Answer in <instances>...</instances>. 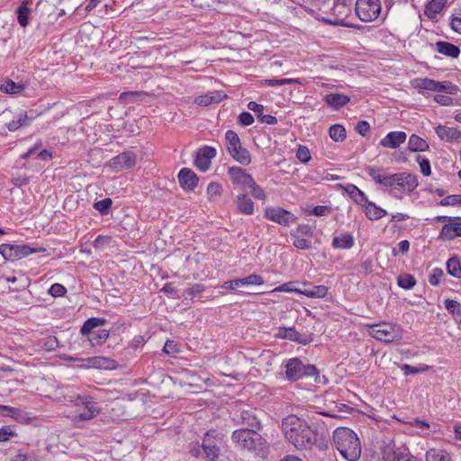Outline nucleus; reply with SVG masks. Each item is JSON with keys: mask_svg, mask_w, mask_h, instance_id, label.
Masks as SVG:
<instances>
[{"mask_svg": "<svg viewBox=\"0 0 461 461\" xmlns=\"http://www.w3.org/2000/svg\"><path fill=\"white\" fill-rule=\"evenodd\" d=\"M282 428L285 438L297 449H311L317 442V430L294 415L286 417Z\"/></svg>", "mask_w": 461, "mask_h": 461, "instance_id": "nucleus-1", "label": "nucleus"}, {"mask_svg": "<svg viewBox=\"0 0 461 461\" xmlns=\"http://www.w3.org/2000/svg\"><path fill=\"white\" fill-rule=\"evenodd\" d=\"M333 443L340 455L348 461H357L361 455V446L357 434L346 427L333 432Z\"/></svg>", "mask_w": 461, "mask_h": 461, "instance_id": "nucleus-2", "label": "nucleus"}, {"mask_svg": "<svg viewBox=\"0 0 461 461\" xmlns=\"http://www.w3.org/2000/svg\"><path fill=\"white\" fill-rule=\"evenodd\" d=\"M258 431L249 429H238L232 432L231 439L241 448L252 452L258 456L266 457L268 454V445Z\"/></svg>", "mask_w": 461, "mask_h": 461, "instance_id": "nucleus-3", "label": "nucleus"}, {"mask_svg": "<svg viewBox=\"0 0 461 461\" xmlns=\"http://www.w3.org/2000/svg\"><path fill=\"white\" fill-rule=\"evenodd\" d=\"M418 185V176L416 175L401 172L391 174L387 188L392 196L402 199L403 194H410L413 192Z\"/></svg>", "mask_w": 461, "mask_h": 461, "instance_id": "nucleus-4", "label": "nucleus"}, {"mask_svg": "<svg viewBox=\"0 0 461 461\" xmlns=\"http://www.w3.org/2000/svg\"><path fill=\"white\" fill-rule=\"evenodd\" d=\"M304 377H314V382H321L316 366L305 365L299 357L290 358L285 365V378L290 382H294Z\"/></svg>", "mask_w": 461, "mask_h": 461, "instance_id": "nucleus-5", "label": "nucleus"}, {"mask_svg": "<svg viewBox=\"0 0 461 461\" xmlns=\"http://www.w3.org/2000/svg\"><path fill=\"white\" fill-rule=\"evenodd\" d=\"M74 403L77 407H83L84 410L72 417L71 420L75 427L83 428L84 422L96 417L100 413L98 403L92 397L78 395Z\"/></svg>", "mask_w": 461, "mask_h": 461, "instance_id": "nucleus-6", "label": "nucleus"}, {"mask_svg": "<svg viewBox=\"0 0 461 461\" xmlns=\"http://www.w3.org/2000/svg\"><path fill=\"white\" fill-rule=\"evenodd\" d=\"M226 149L231 158L243 166H248L251 162L249 151L241 146L239 135L232 130H228L225 133Z\"/></svg>", "mask_w": 461, "mask_h": 461, "instance_id": "nucleus-7", "label": "nucleus"}, {"mask_svg": "<svg viewBox=\"0 0 461 461\" xmlns=\"http://www.w3.org/2000/svg\"><path fill=\"white\" fill-rule=\"evenodd\" d=\"M368 332L371 337L384 343L398 341L402 338V330L398 326L387 322L371 325Z\"/></svg>", "mask_w": 461, "mask_h": 461, "instance_id": "nucleus-8", "label": "nucleus"}, {"mask_svg": "<svg viewBox=\"0 0 461 461\" xmlns=\"http://www.w3.org/2000/svg\"><path fill=\"white\" fill-rule=\"evenodd\" d=\"M46 250L43 247L33 248L27 244L13 245V244H1L0 254L5 260H19L31 254L37 252H44Z\"/></svg>", "mask_w": 461, "mask_h": 461, "instance_id": "nucleus-9", "label": "nucleus"}, {"mask_svg": "<svg viewBox=\"0 0 461 461\" xmlns=\"http://www.w3.org/2000/svg\"><path fill=\"white\" fill-rule=\"evenodd\" d=\"M232 420L236 425L241 426L240 429L254 430H260L262 429V424L256 409L248 408L236 411L232 414Z\"/></svg>", "mask_w": 461, "mask_h": 461, "instance_id": "nucleus-10", "label": "nucleus"}, {"mask_svg": "<svg viewBox=\"0 0 461 461\" xmlns=\"http://www.w3.org/2000/svg\"><path fill=\"white\" fill-rule=\"evenodd\" d=\"M381 13L380 0H357L356 14L363 22H372Z\"/></svg>", "mask_w": 461, "mask_h": 461, "instance_id": "nucleus-11", "label": "nucleus"}, {"mask_svg": "<svg viewBox=\"0 0 461 461\" xmlns=\"http://www.w3.org/2000/svg\"><path fill=\"white\" fill-rule=\"evenodd\" d=\"M312 333H300L294 327H279L275 338L280 339H288L298 344L306 346L313 341Z\"/></svg>", "mask_w": 461, "mask_h": 461, "instance_id": "nucleus-12", "label": "nucleus"}, {"mask_svg": "<svg viewBox=\"0 0 461 461\" xmlns=\"http://www.w3.org/2000/svg\"><path fill=\"white\" fill-rule=\"evenodd\" d=\"M265 218L283 226H289L298 220L291 212L282 207H267L265 209Z\"/></svg>", "mask_w": 461, "mask_h": 461, "instance_id": "nucleus-13", "label": "nucleus"}, {"mask_svg": "<svg viewBox=\"0 0 461 461\" xmlns=\"http://www.w3.org/2000/svg\"><path fill=\"white\" fill-rule=\"evenodd\" d=\"M137 155L131 151H124L111 158L107 166L112 171L119 172L124 169H130L136 165Z\"/></svg>", "mask_w": 461, "mask_h": 461, "instance_id": "nucleus-14", "label": "nucleus"}, {"mask_svg": "<svg viewBox=\"0 0 461 461\" xmlns=\"http://www.w3.org/2000/svg\"><path fill=\"white\" fill-rule=\"evenodd\" d=\"M228 175L231 183L242 190L248 189L254 184V178L252 176L247 173V171L240 167H230L228 169Z\"/></svg>", "mask_w": 461, "mask_h": 461, "instance_id": "nucleus-15", "label": "nucleus"}, {"mask_svg": "<svg viewBox=\"0 0 461 461\" xmlns=\"http://www.w3.org/2000/svg\"><path fill=\"white\" fill-rule=\"evenodd\" d=\"M216 149L211 146L200 148L194 157V165L202 172L207 171L211 167V160L216 157Z\"/></svg>", "mask_w": 461, "mask_h": 461, "instance_id": "nucleus-16", "label": "nucleus"}, {"mask_svg": "<svg viewBox=\"0 0 461 461\" xmlns=\"http://www.w3.org/2000/svg\"><path fill=\"white\" fill-rule=\"evenodd\" d=\"M421 461L420 458L411 455L408 447H401L395 449L387 447L384 452V461Z\"/></svg>", "mask_w": 461, "mask_h": 461, "instance_id": "nucleus-17", "label": "nucleus"}, {"mask_svg": "<svg viewBox=\"0 0 461 461\" xmlns=\"http://www.w3.org/2000/svg\"><path fill=\"white\" fill-rule=\"evenodd\" d=\"M264 282L265 281L261 276L257 275V274H251L243 278H237V279L226 281L223 283L222 288L235 290L237 287L241 286V285H261L264 284Z\"/></svg>", "mask_w": 461, "mask_h": 461, "instance_id": "nucleus-18", "label": "nucleus"}, {"mask_svg": "<svg viewBox=\"0 0 461 461\" xmlns=\"http://www.w3.org/2000/svg\"><path fill=\"white\" fill-rule=\"evenodd\" d=\"M178 181L184 190L193 191L197 186L199 178L192 169L183 167L178 173Z\"/></svg>", "mask_w": 461, "mask_h": 461, "instance_id": "nucleus-19", "label": "nucleus"}, {"mask_svg": "<svg viewBox=\"0 0 461 461\" xmlns=\"http://www.w3.org/2000/svg\"><path fill=\"white\" fill-rule=\"evenodd\" d=\"M461 237V221H454L443 225L438 239L442 240H453Z\"/></svg>", "mask_w": 461, "mask_h": 461, "instance_id": "nucleus-20", "label": "nucleus"}, {"mask_svg": "<svg viewBox=\"0 0 461 461\" xmlns=\"http://www.w3.org/2000/svg\"><path fill=\"white\" fill-rule=\"evenodd\" d=\"M406 139L407 134L404 131H390L381 140L380 145L384 148L397 149L401 144L405 142Z\"/></svg>", "mask_w": 461, "mask_h": 461, "instance_id": "nucleus-21", "label": "nucleus"}, {"mask_svg": "<svg viewBox=\"0 0 461 461\" xmlns=\"http://www.w3.org/2000/svg\"><path fill=\"white\" fill-rule=\"evenodd\" d=\"M338 186L343 189L348 196L357 204L363 207L368 201L366 194L360 190L357 185L353 184L338 185Z\"/></svg>", "mask_w": 461, "mask_h": 461, "instance_id": "nucleus-22", "label": "nucleus"}, {"mask_svg": "<svg viewBox=\"0 0 461 461\" xmlns=\"http://www.w3.org/2000/svg\"><path fill=\"white\" fill-rule=\"evenodd\" d=\"M438 137L447 142L459 141L461 140V131L456 127H447L438 125L435 128Z\"/></svg>", "mask_w": 461, "mask_h": 461, "instance_id": "nucleus-23", "label": "nucleus"}, {"mask_svg": "<svg viewBox=\"0 0 461 461\" xmlns=\"http://www.w3.org/2000/svg\"><path fill=\"white\" fill-rule=\"evenodd\" d=\"M323 101L333 110L338 111L350 102V97L339 93H330L323 97Z\"/></svg>", "mask_w": 461, "mask_h": 461, "instance_id": "nucleus-24", "label": "nucleus"}, {"mask_svg": "<svg viewBox=\"0 0 461 461\" xmlns=\"http://www.w3.org/2000/svg\"><path fill=\"white\" fill-rule=\"evenodd\" d=\"M79 360L86 362V364L81 366L85 367L113 369L115 366L114 360L104 357H92Z\"/></svg>", "mask_w": 461, "mask_h": 461, "instance_id": "nucleus-25", "label": "nucleus"}, {"mask_svg": "<svg viewBox=\"0 0 461 461\" xmlns=\"http://www.w3.org/2000/svg\"><path fill=\"white\" fill-rule=\"evenodd\" d=\"M248 108L254 112L258 120L261 122L262 123L274 125L277 123L276 117L271 115V114H264V106L260 104H258L254 101H251L248 104Z\"/></svg>", "mask_w": 461, "mask_h": 461, "instance_id": "nucleus-26", "label": "nucleus"}, {"mask_svg": "<svg viewBox=\"0 0 461 461\" xmlns=\"http://www.w3.org/2000/svg\"><path fill=\"white\" fill-rule=\"evenodd\" d=\"M235 204L237 210L242 214L252 215L254 213V203L246 194H239Z\"/></svg>", "mask_w": 461, "mask_h": 461, "instance_id": "nucleus-27", "label": "nucleus"}, {"mask_svg": "<svg viewBox=\"0 0 461 461\" xmlns=\"http://www.w3.org/2000/svg\"><path fill=\"white\" fill-rule=\"evenodd\" d=\"M362 208L364 209L366 218L370 221H377L387 214L384 209L369 200Z\"/></svg>", "mask_w": 461, "mask_h": 461, "instance_id": "nucleus-28", "label": "nucleus"}, {"mask_svg": "<svg viewBox=\"0 0 461 461\" xmlns=\"http://www.w3.org/2000/svg\"><path fill=\"white\" fill-rule=\"evenodd\" d=\"M436 50L438 52L453 59L457 58L460 54V48L448 41H437Z\"/></svg>", "mask_w": 461, "mask_h": 461, "instance_id": "nucleus-29", "label": "nucleus"}, {"mask_svg": "<svg viewBox=\"0 0 461 461\" xmlns=\"http://www.w3.org/2000/svg\"><path fill=\"white\" fill-rule=\"evenodd\" d=\"M329 288L325 285L307 286L303 290L295 289L294 291L308 298H324L327 295Z\"/></svg>", "mask_w": 461, "mask_h": 461, "instance_id": "nucleus-30", "label": "nucleus"}, {"mask_svg": "<svg viewBox=\"0 0 461 461\" xmlns=\"http://www.w3.org/2000/svg\"><path fill=\"white\" fill-rule=\"evenodd\" d=\"M365 171L368 174V176L378 185H383L387 188L391 174L390 175H383L381 174L382 169L376 168L372 166H366L365 167Z\"/></svg>", "mask_w": 461, "mask_h": 461, "instance_id": "nucleus-31", "label": "nucleus"}, {"mask_svg": "<svg viewBox=\"0 0 461 461\" xmlns=\"http://www.w3.org/2000/svg\"><path fill=\"white\" fill-rule=\"evenodd\" d=\"M106 322L107 321L104 318L91 317L83 323L80 332L84 336H90L95 331V328L104 326Z\"/></svg>", "mask_w": 461, "mask_h": 461, "instance_id": "nucleus-32", "label": "nucleus"}, {"mask_svg": "<svg viewBox=\"0 0 461 461\" xmlns=\"http://www.w3.org/2000/svg\"><path fill=\"white\" fill-rule=\"evenodd\" d=\"M354 237L349 232H345L340 236H336L332 240V247L334 249H349L354 246Z\"/></svg>", "mask_w": 461, "mask_h": 461, "instance_id": "nucleus-33", "label": "nucleus"}, {"mask_svg": "<svg viewBox=\"0 0 461 461\" xmlns=\"http://www.w3.org/2000/svg\"><path fill=\"white\" fill-rule=\"evenodd\" d=\"M226 97L221 92H212L203 95H200L195 99V104L201 106H208L212 104H218Z\"/></svg>", "mask_w": 461, "mask_h": 461, "instance_id": "nucleus-34", "label": "nucleus"}, {"mask_svg": "<svg viewBox=\"0 0 461 461\" xmlns=\"http://www.w3.org/2000/svg\"><path fill=\"white\" fill-rule=\"evenodd\" d=\"M429 149V143L421 137L411 134L408 141V149L411 152H421Z\"/></svg>", "mask_w": 461, "mask_h": 461, "instance_id": "nucleus-35", "label": "nucleus"}, {"mask_svg": "<svg viewBox=\"0 0 461 461\" xmlns=\"http://www.w3.org/2000/svg\"><path fill=\"white\" fill-rule=\"evenodd\" d=\"M28 4H29V0H23L22 4L19 5V7L16 10L17 22L23 28L28 26L29 14L32 12V10L28 6Z\"/></svg>", "mask_w": 461, "mask_h": 461, "instance_id": "nucleus-36", "label": "nucleus"}, {"mask_svg": "<svg viewBox=\"0 0 461 461\" xmlns=\"http://www.w3.org/2000/svg\"><path fill=\"white\" fill-rule=\"evenodd\" d=\"M216 433L215 430H209L204 434L203 443L201 446H194L190 448L189 452L193 456L199 457L201 456V448L205 447V446L212 447L214 444V434Z\"/></svg>", "mask_w": 461, "mask_h": 461, "instance_id": "nucleus-37", "label": "nucleus"}, {"mask_svg": "<svg viewBox=\"0 0 461 461\" xmlns=\"http://www.w3.org/2000/svg\"><path fill=\"white\" fill-rule=\"evenodd\" d=\"M425 461H452V458L445 450L429 448L426 451Z\"/></svg>", "mask_w": 461, "mask_h": 461, "instance_id": "nucleus-38", "label": "nucleus"}, {"mask_svg": "<svg viewBox=\"0 0 461 461\" xmlns=\"http://www.w3.org/2000/svg\"><path fill=\"white\" fill-rule=\"evenodd\" d=\"M447 0H431L426 6L425 14L429 19H434L440 14L446 5Z\"/></svg>", "mask_w": 461, "mask_h": 461, "instance_id": "nucleus-39", "label": "nucleus"}, {"mask_svg": "<svg viewBox=\"0 0 461 461\" xmlns=\"http://www.w3.org/2000/svg\"><path fill=\"white\" fill-rule=\"evenodd\" d=\"M447 272L449 276L461 278V263L458 257L454 256L447 261Z\"/></svg>", "mask_w": 461, "mask_h": 461, "instance_id": "nucleus-40", "label": "nucleus"}, {"mask_svg": "<svg viewBox=\"0 0 461 461\" xmlns=\"http://www.w3.org/2000/svg\"><path fill=\"white\" fill-rule=\"evenodd\" d=\"M109 338V330H97L90 336H88V341L92 346H100L104 344Z\"/></svg>", "mask_w": 461, "mask_h": 461, "instance_id": "nucleus-41", "label": "nucleus"}, {"mask_svg": "<svg viewBox=\"0 0 461 461\" xmlns=\"http://www.w3.org/2000/svg\"><path fill=\"white\" fill-rule=\"evenodd\" d=\"M330 137L336 142H341L346 139L347 132L341 124L331 125L329 129Z\"/></svg>", "mask_w": 461, "mask_h": 461, "instance_id": "nucleus-42", "label": "nucleus"}, {"mask_svg": "<svg viewBox=\"0 0 461 461\" xmlns=\"http://www.w3.org/2000/svg\"><path fill=\"white\" fill-rule=\"evenodd\" d=\"M24 89V86L17 84L14 81L8 79L1 85L0 90L5 94L15 95L21 93Z\"/></svg>", "mask_w": 461, "mask_h": 461, "instance_id": "nucleus-43", "label": "nucleus"}, {"mask_svg": "<svg viewBox=\"0 0 461 461\" xmlns=\"http://www.w3.org/2000/svg\"><path fill=\"white\" fill-rule=\"evenodd\" d=\"M430 368L429 366L426 364H420L417 366H411L408 364H402L401 366V370L403 372L404 375H417L420 373H424L428 371Z\"/></svg>", "mask_w": 461, "mask_h": 461, "instance_id": "nucleus-44", "label": "nucleus"}, {"mask_svg": "<svg viewBox=\"0 0 461 461\" xmlns=\"http://www.w3.org/2000/svg\"><path fill=\"white\" fill-rule=\"evenodd\" d=\"M438 93L456 95L460 92L459 86L450 81H438Z\"/></svg>", "mask_w": 461, "mask_h": 461, "instance_id": "nucleus-45", "label": "nucleus"}, {"mask_svg": "<svg viewBox=\"0 0 461 461\" xmlns=\"http://www.w3.org/2000/svg\"><path fill=\"white\" fill-rule=\"evenodd\" d=\"M397 285L404 290H410L416 285V279L412 275L402 274L397 277Z\"/></svg>", "mask_w": 461, "mask_h": 461, "instance_id": "nucleus-46", "label": "nucleus"}, {"mask_svg": "<svg viewBox=\"0 0 461 461\" xmlns=\"http://www.w3.org/2000/svg\"><path fill=\"white\" fill-rule=\"evenodd\" d=\"M112 205H113V200L111 198L107 197L103 200L95 202L93 204V207L101 215H107L110 212Z\"/></svg>", "mask_w": 461, "mask_h": 461, "instance_id": "nucleus-47", "label": "nucleus"}, {"mask_svg": "<svg viewBox=\"0 0 461 461\" xmlns=\"http://www.w3.org/2000/svg\"><path fill=\"white\" fill-rule=\"evenodd\" d=\"M220 455V448L213 445L212 447L205 446V447L201 448V456H204L209 461H216Z\"/></svg>", "mask_w": 461, "mask_h": 461, "instance_id": "nucleus-48", "label": "nucleus"}, {"mask_svg": "<svg viewBox=\"0 0 461 461\" xmlns=\"http://www.w3.org/2000/svg\"><path fill=\"white\" fill-rule=\"evenodd\" d=\"M438 81L429 79V78H423L419 81V83L416 85V87L424 89V90L438 92Z\"/></svg>", "mask_w": 461, "mask_h": 461, "instance_id": "nucleus-49", "label": "nucleus"}, {"mask_svg": "<svg viewBox=\"0 0 461 461\" xmlns=\"http://www.w3.org/2000/svg\"><path fill=\"white\" fill-rule=\"evenodd\" d=\"M222 191V186L217 182H211L207 186V194L210 200L217 199Z\"/></svg>", "mask_w": 461, "mask_h": 461, "instance_id": "nucleus-50", "label": "nucleus"}, {"mask_svg": "<svg viewBox=\"0 0 461 461\" xmlns=\"http://www.w3.org/2000/svg\"><path fill=\"white\" fill-rule=\"evenodd\" d=\"M461 194H451L438 203L440 206H460Z\"/></svg>", "mask_w": 461, "mask_h": 461, "instance_id": "nucleus-51", "label": "nucleus"}, {"mask_svg": "<svg viewBox=\"0 0 461 461\" xmlns=\"http://www.w3.org/2000/svg\"><path fill=\"white\" fill-rule=\"evenodd\" d=\"M0 415L18 419L21 415V410L7 405L0 404Z\"/></svg>", "mask_w": 461, "mask_h": 461, "instance_id": "nucleus-52", "label": "nucleus"}, {"mask_svg": "<svg viewBox=\"0 0 461 461\" xmlns=\"http://www.w3.org/2000/svg\"><path fill=\"white\" fill-rule=\"evenodd\" d=\"M291 236L294 238V246L299 249H310L312 242L306 239L300 238L295 232H291Z\"/></svg>", "mask_w": 461, "mask_h": 461, "instance_id": "nucleus-53", "label": "nucleus"}, {"mask_svg": "<svg viewBox=\"0 0 461 461\" xmlns=\"http://www.w3.org/2000/svg\"><path fill=\"white\" fill-rule=\"evenodd\" d=\"M296 158L302 163L307 164L312 158L309 149L306 146L299 145L296 150Z\"/></svg>", "mask_w": 461, "mask_h": 461, "instance_id": "nucleus-54", "label": "nucleus"}, {"mask_svg": "<svg viewBox=\"0 0 461 461\" xmlns=\"http://www.w3.org/2000/svg\"><path fill=\"white\" fill-rule=\"evenodd\" d=\"M416 161L420 165V172L425 176H429L431 174L430 162L427 158L421 157L418 155L416 158Z\"/></svg>", "mask_w": 461, "mask_h": 461, "instance_id": "nucleus-55", "label": "nucleus"}, {"mask_svg": "<svg viewBox=\"0 0 461 461\" xmlns=\"http://www.w3.org/2000/svg\"><path fill=\"white\" fill-rule=\"evenodd\" d=\"M299 80L296 78H282V79H267L266 85L268 86H278L284 85L298 84Z\"/></svg>", "mask_w": 461, "mask_h": 461, "instance_id": "nucleus-56", "label": "nucleus"}, {"mask_svg": "<svg viewBox=\"0 0 461 461\" xmlns=\"http://www.w3.org/2000/svg\"><path fill=\"white\" fill-rule=\"evenodd\" d=\"M204 290H205V287L203 285L196 283V284L192 285L187 289H185V294H186L192 298H194V297L200 296L201 294L203 292H204Z\"/></svg>", "mask_w": 461, "mask_h": 461, "instance_id": "nucleus-57", "label": "nucleus"}, {"mask_svg": "<svg viewBox=\"0 0 461 461\" xmlns=\"http://www.w3.org/2000/svg\"><path fill=\"white\" fill-rule=\"evenodd\" d=\"M248 189H250L251 195L258 200L264 201L267 198L266 193L261 186H259L254 180V184Z\"/></svg>", "mask_w": 461, "mask_h": 461, "instance_id": "nucleus-58", "label": "nucleus"}, {"mask_svg": "<svg viewBox=\"0 0 461 461\" xmlns=\"http://www.w3.org/2000/svg\"><path fill=\"white\" fill-rule=\"evenodd\" d=\"M445 307L452 314H461V303L456 300L447 299Z\"/></svg>", "mask_w": 461, "mask_h": 461, "instance_id": "nucleus-59", "label": "nucleus"}, {"mask_svg": "<svg viewBox=\"0 0 461 461\" xmlns=\"http://www.w3.org/2000/svg\"><path fill=\"white\" fill-rule=\"evenodd\" d=\"M67 293V288L59 283L53 284L49 289V294L53 297L64 296Z\"/></svg>", "mask_w": 461, "mask_h": 461, "instance_id": "nucleus-60", "label": "nucleus"}, {"mask_svg": "<svg viewBox=\"0 0 461 461\" xmlns=\"http://www.w3.org/2000/svg\"><path fill=\"white\" fill-rule=\"evenodd\" d=\"M59 347V341L56 337H48L42 342V348L47 351H54Z\"/></svg>", "mask_w": 461, "mask_h": 461, "instance_id": "nucleus-61", "label": "nucleus"}, {"mask_svg": "<svg viewBox=\"0 0 461 461\" xmlns=\"http://www.w3.org/2000/svg\"><path fill=\"white\" fill-rule=\"evenodd\" d=\"M14 436H16V433L10 426H3L0 428V442L8 441L10 438Z\"/></svg>", "mask_w": 461, "mask_h": 461, "instance_id": "nucleus-62", "label": "nucleus"}, {"mask_svg": "<svg viewBox=\"0 0 461 461\" xmlns=\"http://www.w3.org/2000/svg\"><path fill=\"white\" fill-rule=\"evenodd\" d=\"M163 352L167 355H175L179 352L178 345L174 340H167L164 348Z\"/></svg>", "mask_w": 461, "mask_h": 461, "instance_id": "nucleus-63", "label": "nucleus"}, {"mask_svg": "<svg viewBox=\"0 0 461 461\" xmlns=\"http://www.w3.org/2000/svg\"><path fill=\"white\" fill-rule=\"evenodd\" d=\"M444 276V272L441 268L436 267L433 269L431 275L429 276V282L431 285H438L439 284L440 278Z\"/></svg>", "mask_w": 461, "mask_h": 461, "instance_id": "nucleus-64", "label": "nucleus"}]
</instances>
